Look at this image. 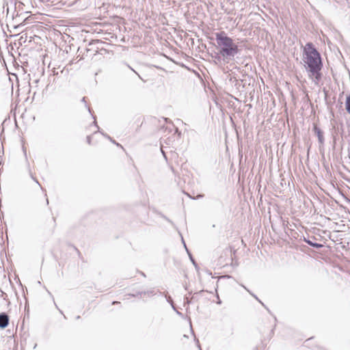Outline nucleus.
Masks as SVG:
<instances>
[{
    "mask_svg": "<svg viewBox=\"0 0 350 350\" xmlns=\"http://www.w3.org/2000/svg\"><path fill=\"white\" fill-rule=\"evenodd\" d=\"M345 109L347 112L350 114V95H348L346 98Z\"/></svg>",
    "mask_w": 350,
    "mask_h": 350,
    "instance_id": "39448f33",
    "label": "nucleus"
},
{
    "mask_svg": "<svg viewBox=\"0 0 350 350\" xmlns=\"http://www.w3.org/2000/svg\"><path fill=\"white\" fill-rule=\"evenodd\" d=\"M314 131L315 134L317 135V136L318 137L319 143L321 144H323L324 137H323V132L321 131V130L319 128H318L317 126H314Z\"/></svg>",
    "mask_w": 350,
    "mask_h": 350,
    "instance_id": "20e7f679",
    "label": "nucleus"
},
{
    "mask_svg": "<svg viewBox=\"0 0 350 350\" xmlns=\"http://www.w3.org/2000/svg\"><path fill=\"white\" fill-rule=\"evenodd\" d=\"M223 34L224 33H220V60L229 63L234 60L238 53V46L231 38Z\"/></svg>",
    "mask_w": 350,
    "mask_h": 350,
    "instance_id": "f03ea898",
    "label": "nucleus"
},
{
    "mask_svg": "<svg viewBox=\"0 0 350 350\" xmlns=\"http://www.w3.org/2000/svg\"><path fill=\"white\" fill-rule=\"evenodd\" d=\"M305 241L310 245L315 247V248H321L323 247V245L320 243H313L311 241L309 240H305Z\"/></svg>",
    "mask_w": 350,
    "mask_h": 350,
    "instance_id": "423d86ee",
    "label": "nucleus"
},
{
    "mask_svg": "<svg viewBox=\"0 0 350 350\" xmlns=\"http://www.w3.org/2000/svg\"><path fill=\"white\" fill-rule=\"evenodd\" d=\"M82 102H83V103H85V107L88 108V111L91 113L90 108L89 107H88V106H87V105H86L85 97H83V98H82Z\"/></svg>",
    "mask_w": 350,
    "mask_h": 350,
    "instance_id": "0eeeda50",
    "label": "nucleus"
},
{
    "mask_svg": "<svg viewBox=\"0 0 350 350\" xmlns=\"http://www.w3.org/2000/svg\"><path fill=\"white\" fill-rule=\"evenodd\" d=\"M167 300H168V301H169V302H170V303H171V304H172V306L173 308L174 309V306H173V302H172V300L171 299V297H169V299H168Z\"/></svg>",
    "mask_w": 350,
    "mask_h": 350,
    "instance_id": "9b49d317",
    "label": "nucleus"
},
{
    "mask_svg": "<svg viewBox=\"0 0 350 350\" xmlns=\"http://www.w3.org/2000/svg\"><path fill=\"white\" fill-rule=\"evenodd\" d=\"M202 195H198V196H197V198H202Z\"/></svg>",
    "mask_w": 350,
    "mask_h": 350,
    "instance_id": "dca6fc26",
    "label": "nucleus"
},
{
    "mask_svg": "<svg viewBox=\"0 0 350 350\" xmlns=\"http://www.w3.org/2000/svg\"><path fill=\"white\" fill-rule=\"evenodd\" d=\"M87 140H88V144H90V137L88 136L87 137Z\"/></svg>",
    "mask_w": 350,
    "mask_h": 350,
    "instance_id": "4468645a",
    "label": "nucleus"
},
{
    "mask_svg": "<svg viewBox=\"0 0 350 350\" xmlns=\"http://www.w3.org/2000/svg\"><path fill=\"white\" fill-rule=\"evenodd\" d=\"M117 303H118V301H113V303H112V304H117Z\"/></svg>",
    "mask_w": 350,
    "mask_h": 350,
    "instance_id": "aec40b11",
    "label": "nucleus"
},
{
    "mask_svg": "<svg viewBox=\"0 0 350 350\" xmlns=\"http://www.w3.org/2000/svg\"><path fill=\"white\" fill-rule=\"evenodd\" d=\"M106 137L110 139L111 142H112L113 143L116 144L118 146H121L120 144H119L118 143H116L114 140H113L108 135H106Z\"/></svg>",
    "mask_w": 350,
    "mask_h": 350,
    "instance_id": "1a4fd4ad",
    "label": "nucleus"
},
{
    "mask_svg": "<svg viewBox=\"0 0 350 350\" xmlns=\"http://www.w3.org/2000/svg\"><path fill=\"white\" fill-rule=\"evenodd\" d=\"M243 286V288H244L246 291H248V292H249V293H250V294H251L254 297H255V298H256V299L258 300V301L261 303V301L258 299V297H257L256 295H254V294H252V293H250V291H249V290H248L245 286Z\"/></svg>",
    "mask_w": 350,
    "mask_h": 350,
    "instance_id": "6e6552de",
    "label": "nucleus"
},
{
    "mask_svg": "<svg viewBox=\"0 0 350 350\" xmlns=\"http://www.w3.org/2000/svg\"><path fill=\"white\" fill-rule=\"evenodd\" d=\"M215 103L216 105H218V103H217V100H216V99H215Z\"/></svg>",
    "mask_w": 350,
    "mask_h": 350,
    "instance_id": "f3484780",
    "label": "nucleus"
},
{
    "mask_svg": "<svg viewBox=\"0 0 350 350\" xmlns=\"http://www.w3.org/2000/svg\"><path fill=\"white\" fill-rule=\"evenodd\" d=\"M215 39L217 43H219V33H215Z\"/></svg>",
    "mask_w": 350,
    "mask_h": 350,
    "instance_id": "9d476101",
    "label": "nucleus"
},
{
    "mask_svg": "<svg viewBox=\"0 0 350 350\" xmlns=\"http://www.w3.org/2000/svg\"><path fill=\"white\" fill-rule=\"evenodd\" d=\"M190 258L193 264H195L194 260L192 258V257L190 256Z\"/></svg>",
    "mask_w": 350,
    "mask_h": 350,
    "instance_id": "2eb2a0df",
    "label": "nucleus"
},
{
    "mask_svg": "<svg viewBox=\"0 0 350 350\" xmlns=\"http://www.w3.org/2000/svg\"><path fill=\"white\" fill-rule=\"evenodd\" d=\"M217 297L219 298V294L217 293V291L216 290Z\"/></svg>",
    "mask_w": 350,
    "mask_h": 350,
    "instance_id": "a211bd4d",
    "label": "nucleus"
},
{
    "mask_svg": "<svg viewBox=\"0 0 350 350\" xmlns=\"http://www.w3.org/2000/svg\"><path fill=\"white\" fill-rule=\"evenodd\" d=\"M215 226H216V225H215V224H212V227H213V228H215Z\"/></svg>",
    "mask_w": 350,
    "mask_h": 350,
    "instance_id": "6ab92c4d",
    "label": "nucleus"
},
{
    "mask_svg": "<svg viewBox=\"0 0 350 350\" xmlns=\"http://www.w3.org/2000/svg\"><path fill=\"white\" fill-rule=\"evenodd\" d=\"M226 277H228V275H220L219 278L221 279V278H225Z\"/></svg>",
    "mask_w": 350,
    "mask_h": 350,
    "instance_id": "ddd939ff",
    "label": "nucleus"
},
{
    "mask_svg": "<svg viewBox=\"0 0 350 350\" xmlns=\"http://www.w3.org/2000/svg\"><path fill=\"white\" fill-rule=\"evenodd\" d=\"M302 63L307 71L308 76L318 85L321 79V70L323 67L320 53L310 42L307 43L303 49Z\"/></svg>",
    "mask_w": 350,
    "mask_h": 350,
    "instance_id": "f257e3e1",
    "label": "nucleus"
},
{
    "mask_svg": "<svg viewBox=\"0 0 350 350\" xmlns=\"http://www.w3.org/2000/svg\"><path fill=\"white\" fill-rule=\"evenodd\" d=\"M9 323L8 315L5 313L0 314V328L3 329L6 327Z\"/></svg>",
    "mask_w": 350,
    "mask_h": 350,
    "instance_id": "7ed1b4c3",
    "label": "nucleus"
},
{
    "mask_svg": "<svg viewBox=\"0 0 350 350\" xmlns=\"http://www.w3.org/2000/svg\"><path fill=\"white\" fill-rule=\"evenodd\" d=\"M129 68L131 70H132V71H133L134 72H135V73L139 76V77H140V76L139 75V74H138L137 72H135V70L134 69H133V68H132L131 67H130L129 66Z\"/></svg>",
    "mask_w": 350,
    "mask_h": 350,
    "instance_id": "f8f14e48",
    "label": "nucleus"
}]
</instances>
